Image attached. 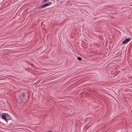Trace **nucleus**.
Segmentation results:
<instances>
[{"instance_id": "obj_5", "label": "nucleus", "mask_w": 132, "mask_h": 132, "mask_svg": "<svg viewBox=\"0 0 132 132\" xmlns=\"http://www.w3.org/2000/svg\"><path fill=\"white\" fill-rule=\"evenodd\" d=\"M10 116L9 115H8L7 116V117H6V118L9 119H8V121H10V120H11V119L10 118Z\"/></svg>"}, {"instance_id": "obj_6", "label": "nucleus", "mask_w": 132, "mask_h": 132, "mask_svg": "<svg viewBox=\"0 0 132 132\" xmlns=\"http://www.w3.org/2000/svg\"><path fill=\"white\" fill-rule=\"evenodd\" d=\"M77 58L78 60L79 61H81L82 60L81 58L80 57H78Z\"/></svg>"}, {"instance_id": "obj_7", "label": "nucleus", "mask_w": 132, "mask_h": 132, "mask_svg": "<svg viewBox=\"0 0 132 132\" xmlns=\"http://www.w3.org/2000/svg\"><path fill=\"white\" fill-rule=\"evenodd\" d=\"M47 1H48V0H44V1H42V3L45 2H47Z\"/></svg>"}, {"instance_id": "obj_9", "label": "nucleus", "mask_w": 132, "mask_h": 132, "mask_svg": "<svg viewBox=\"0 0 132 132\" xmlns=\"http://www.w3.org/2000/svg\"><path fill=\"white\" fill-rule=\"evenodd\" d=\"M27 93L28 94V92H27Z\"/></svg>"}, {"instance_id": "obj_1", "label": "nucleus", "mask_w": 132, "mask_h": 132, "mask_svg": "<svg viewBox=\"0 0 132 132\" xmlns=\"http://www.w3.org/2000/svg\"><path fill=\"white\" fill-rule=\"evenodd\" d=\"M24 96L25 93L24 92H23L20 95L17 96V97L16 98L17 101L19 102L20 103H21L23 100L24 99Z\"/></svg>"}, {"instance_id": "obj_8", "label": "nucleus", "mask_w": 132, "mask_h": 132, "mask_svg": "<svg viewBox=\"0 0 132 132\" xmlns=\"http://www.w3.org/2000/svg\"><path fill=\"white\" fill-rule=\"evenodd\" d=\"M49 132H53L52 131H50Z\"/></svg>"}, {"instance_id": "obj_2", "label": "nucleus", "mask_w": 132, "mask_h": 132, "mask_svg": "<svg viewBox=\"0 0 132 132\" xmlns=\"http://www.w3.org/2000/svg\"><path fill=\"white\" fill-rule=\"evenodd\" d=\"M8 114L5 113H2L1 115L2 116V118L4 120L6 121V122L7 123L11 124L9 121H8V120L9 119V118H6V117H7Z\"/></svg>"}, {"instance_id": "obj_4", "label": "nucleus", "mask_w": 132, "mask_h": 132, "mask_svg": "<svg viewBox=\"0 0 132 132\" xmlns=\"http://www.w3.org/2000/svg\"><path fill=\"white\" fill-rule=\"evenodd\" d=\"M130 39V38H126L122 42V43L123 44H126L128 42H129Z\"/></svg>"}, {"instance_id": "obj_3", "label": "nucleus", "mask_w": 132, "mask_h": 132, "mask_svg": "<svg viewBox=\"0 0 132 132\" xmlns=\"http://www.w3.org/2000/svg\"><path fill=\"white\" fill-rule=\"evenodd\" d=\"M52 3L51 2H48V3H46L43 5L39 6L38 8L39 9H41L43 8H45L47 6H48L52 4Z\"/></svg>"}]
</instances>
